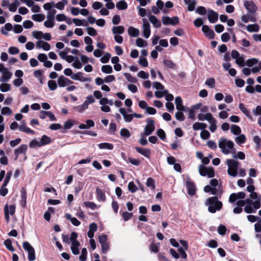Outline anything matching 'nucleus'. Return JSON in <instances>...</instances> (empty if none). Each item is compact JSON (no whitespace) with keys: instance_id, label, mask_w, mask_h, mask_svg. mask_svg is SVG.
I'll list each match as a JSON object with an SVG mask.
<instances>
[{"instance_id":"f257e3e1","label":"nucleus","mask_w":261,"mask_h":261,"mask_svg":"<svg viewBox=\"0 0 261 261\" xmlns=\"http://www.w3.org/2000/svg\"><path fill=\"white\" fill-rule=\"evenodd\" d=\"M205 205L208 206V212L213 214L220 211L223 206L222 202L218 200L217 196H213L207 199Z\"/></svg>"},{"instance_id":"f03ea898","label":"nucleus","mask_w":261,"mask_h":261,"mask_svg":"<svg viewBox=\"0 0 261 261\" xmlns=\"http://www.w3.org/2000/svg\"><path fill=\"white\" fill-rule=\"evenodd\" d=\"M226 164L228 166V174L232 177L237 176L239 168L240 166V162L233 159H227Z\"/></svg>"},{"instance_id":"7ed1b4c3","label":"nucleus","mask_w":261,"mask_h":261,"mask_svg":"<svg viewBox=\"0 0 261 261\" xmlns=\"http://www.w3.org/2000/svg\"><path fill=\"white\" fill-rule=\"evenodd\" d=\"M219 147L221 149V151L225 154H228L230 153L229 149H232L233 152L236 151L233 148L234 144L232 141H228L225 138H221L219 141Z\"/></svg>"},{"instance_id":"20e7f679","label":"nucleus","mask_w":261,"mask_h":261,"mask_svg":"<svg viewBox=\"0 0 261 261\" xmlns=\"http://www.w3.org/2000/svg\"><path fill=\"white\" fill-rule=\"evenodd\" d=\"M22 246L23 249L28 253V259L29 261H33L36 259L35 251L34 248L31 244L27 241L23 243Z\"/></svg>"},{"instance_id":"39448f33","label":"nucleus","mask_w":261,"mask_h":261,"mask_svg":"<svg viewBox=\"0 0 261 261\" xmlns=\"http://www.w3.org/2000/svg\"><path fill=\"white\" fill-rule=\"evenodd\" d=\"M199 172L201 176H207L208 178H213L215 176V172L213 168H206L203 165H200L199 167Z\"/></svg>"},{"instance_id":"423d86ee","label":"nucleus","mask_w":261,"mask_h":261,"mask_svg":"<svg viewBox=\"0 0 261 261\" xmlns=\"http://www.w3.org/2000/svg\"><path fill=\"white\" fill-rule=\"evenodd\" d=\"M146 121L147 125L144 129V135L145 136H149L151 135L155 129V126L154 125V121L151 118H148Z\"/></svg>"},{"instance_id":"0eeeda50","label":"nucleus","mask_w":261,"mask_h":261,"mask_svg":"<svg viewBox=\"0 0 261 261\" xmlns=\"http://www.w3.org/2000/svg\"><path fill=\"white\" fill-rule=\"evenodd\" d=\"M244 6L251 14H254L257 10V7L252 1H245Z\"/></svg>"},{"instance_id":"6e6552de","label":"nucleus","mask_w":261,"mask_h":261,"mask_svg":"<svg viewBox=\"0 0 261 261\" xmlns=\"http://www.w3.org/2000/svg\"><path fill=\"white\" fill-rule=\"evenodd\" d=\"M143 35L145 38H148L150 35V25L146 18L142 19Z\"/></svg>"},{"instance_id":"1a4fd4ad","label":"nucleus","mask_w":261,"mask_h":261,"mask_svg":"<svg viewBox=\"0 0 261 261\" xmlns=\"http://www.w3.org/2000/svg\"><path fill=\"white\" fill-rule=\"evenodd\" d=\"M57 82L60 87H64L73 83L72 81L65 77L64 75L60 76L58 79Z\"/></svg>"},{"instance_id":"9d476101","label":"nucleus","mask_w":261,"mask_h":261,"mask_svg":"<svg viewBox=\"0 0 261 261\" xmlns=\"http://www.w3.org/2000/svg\"><path fill=\"white\" fill-rule=\"evenodd\" d=\"M83 73L81 72H78L76 73H73L72 75L71 79L75 81H80L82 82H90L91 79L90 77H85L83 76Z\"/></svg>"},{"instance_id":"9b49d317","label":"nucleus","mask_w":261,"mask_h":261,"mask_svg":"<svg viewBox=\"0 0 261 261\" xmlns=\"http://www.w3.org/2000/svg\"><path fill=\"white\" fill-rule=\"evenodd\" d=\"M207 17L210 22L214 23L218 19V14L214 10L210 9L207 12Z\"/></svg>"},{"instance_id":"f8f14e48","label":"nucleus","mask_w":261,"mask_h":261,"mask_svg":"<svg viewBox=\"0 0 261 261\" xmlns=\"http://www.w3.org/2000/svg\"><path fill=\"white\" fill-rule=\"evenodd\" d=\"M186 187L188 190V193L190 196H193L196 193L195 185L193 181L188 180L186 183Z\"/></svg>"},{"instance_id":"ddd939ff","label":"nucleus","mask_w":261,"mask_h":261,"mask_svg":"<svg viewBox=\"0 0 261 261\" xmlns=\"http://www.w3.org/2000/svg\"><path fill=\"white\" fill-rule=\"evenodd\" d=\"M202 31L204 35L209 39H213L215 36L214 31L211 29L208 25H203L202 28Z\"/></svg>"},{"instance_id":"4468645a","label":"nucleus","mask_w":261,"mask_h":261,"mask_svg":"<svg viewBox=\"0 0 261 261\" xmlns=\"http://www.w3.org/2000/svg\"><path fill=\"white\" fill-rule=\"evenodd\" d=\"M119 111L121 114L123 116L125 122H130L132 121L133 119V115L127 114L125 108H121L119 109Z\"/></svg>"},{"instance_id":"2eb2a0df","label":"nucleus","mask_w":261,"mask_h":261,"mask_svg":"<svg viewBox=\"0 0 261 261\" xmlns=\"http://www.w3.org/2000/svg\"><path fill=\"white\" fill-rule=\"evenodd\" d=\"M136 151L147 158H150L151 155V151L147 148H143L139 146L135 147Z\"/></svg>"},{"instance_id":"dca6fc26","label":"nucleus","mask_w":261,"mask_h":261,"mask_svg":"<svg viewBox=\"0 0 261 261\" xmlns=\"http://www.w3.org/2000/svg\"><path fill=\"white\" fill-rule=\"evenodd\" d=\"M20 205L22 208H25L27 204V192L24 188L20 190Z\"/></svg>"},{"instance_id":"f3484780","label":"nucleus","mask_w":261,"mask_h":261,"mask_svg":"<svg viewBox=\"0 0 261 261\" xmlns=\"http://www.w3.org/2000/svg\"><path fill=\"white\" fill-rule=\"evenodd\" d=\"M176 108L178 111H186V108L182 105V100L181 97L177 96L175 99Z\"/></svg>"},{"instance_id":"a211bd4d","label":"nucleus","mask_w":261,"mask_h":261,"mask_svg":"<svg viewBox=\"0 0 261 261\" xmlns=\"http://www.w3.org/2000/svg\"><path fill=\"white\" fill-rule=\"evenodd\" d=\"M239 108L241 111L251 121H253L252 117L250 115V111L244 106L243 103H240L239 105Z\"/></svg>"},{"instance_id":"6ab92c4d","label":"nucleus","mask_w":261,"mask_h":261,"mask_svg":"<svg viewBox=\"0 0 261 261\" xmlns=\"http://www.w3.org/2000/svg\"><path fill=\"white\" fill-rule=\"evenodd\" d=\"M96 193L97 194V199L98 201H102L103 202L106 201L105 194L98 187L96 188Z\"/></svg>"},{"instance_id":"aec40b11","label":"nucleus","mask_w":261,"mask_h":261,"mask_svg":"<svg viewBox=\"0 0 261 261\" xmlns=\"http://www.w3.org/2000/svg\"><path fill=\"white\" fill-rule=\"evenodd\" d=\"M231 57L233 59H236V62L238 64H240L241 62H244L243 58L240 56V54L237 50H232L231 53Z\"/></svg>"},{"instance_id":"412c9836","label":"nucleus","mask_w":261,"mask_h":261,"mask_svg":"<svg viewBox=\"0 0 261 261\" xmlns=\"http://www.w3.org/2000/svg\"><path fill=\"white\" fill-rule=\"evenodd\" d=\"M149 21L152 24L155 28H159L161 26V22L154 15H150L149 17Z\"/></svg>"},{"instance_id":"4be33fe9","label":"nucleus","mask_w":261,"mask_h":261,"mask_svg":"<svg viewBox=\"0 0 261 261\" xmlns=\"http://www.w3.org/2000/svg\"><path fill=\"white\" fill-rule=\"evenodd\" d=\"M128 34L133 37H137L139 35V30L133 27H130L128 29Z\"/></svg>"},{"instance_id":"5701e85b","label":"nucleus","mask_w":261,"mask_h":261,"mask_svg":"<svg viewBox=\"0 0 261 261\" xmlns=\"http://www.w3.org/2000/svg\"><path fill=\"white\" fill-rule=\"evenodd\" d=\"M65 218L71 221V223L75 226H78L80 225L81 222L76 218L72 217L71 215L70 214H66Z\"/></svg>"},{"instance_id":"b1692460","label":"nucleus","mask_w":261,"mask_h":261,"mask_svg":"<svg viewBox=\"0 0 261 261\" xmlns=\"http://www.w3.org/2000/svg\"><path fill=\"white\" fill-rule=\"evenodd\" d=\"M28 149V146L26 144H21L18 148L14 150V153L25 154Z\"/></svg>"},{"instance_id":"393cba45","label":"nucleus","mask_w":261,"mask_h":261,"mask_svg":"<svg viewBox=\"0 0 261 261\" xmlns=\"http://www.w3.org/2000/svg\"><path fill=\"white\" fill-rule=\"evenodd\" d=\"M207 127V124L202 122H195L193 125V129L195 130L199 129L204 130Z\"/></svg>"},{"instance_id":"a878e982","label":"nucleus","mask_w":261,"mask_h":261,"mask_svg":"<svg viewBox=\"0 0 261 261\" xmlns=\"http://www.w3.org/2000/svg\"><path fill=\"white\" fill-rule=\"evenodd\" d=\"M36 47L40 49H50V45L43 41V40H39L36 43Z\"/></svg>"},{"instance_id":"bb28decb","label":"nucleus","mask_w":261,"mask_h":261,"mask_svg":"<svg viewBox=\"0 0 261 261\" xmlns=\"http://www.w3.org/2000/svg\"><path fill=\"white\" fill-rule=\"evenodd\" d=\"M51 142V139L50 138L46 135H43L39 141L40 145L44 146L50 144Z\"/></svg>"},{"instance_id":"cd10ccee","label":"nucleus","mask_w":261,"mask_h":261,"mask_svg":"<svg viewBox=\"0 0 261 261\" xmlns=\"http://www.w3.org/2000/svg\"><path fill=\"white\" fill-rule=\"evenodd\" d=\"M124 30H125L124 27L122 25L113 27L112 29L113 33L115 35L122 34L124 33Z\"/></svg>"},{"instance_id":"c85d7f7f","label":"nucleus","mask_w":261,"mask_h":261,"mask_svg":"<svg viewBox=\"0 0 261 261\" xmlns=\"http://www.w3.org/2000/svg\"><path fill=\"white\" fill-rule=\"evenodd\" d=\"M99 149L112 150L114 148V145L109 143H101L98 144Z\"/></svg>"},{"instance_id":"c756f323","label":"nucleus","mask_w":261,"mask_h":261,"mask_svg":"<svg viewBox=\"0 0 261 261\" xmlns=\"http://www.w3.org/2000/svg\"><path fill=\"white\" fill-rule=\"evenodd\" d=\"M246 29L249 32H257L259 31V27L257 24H248Z\"/></svg>"},{"instance_id":"7c9ffc66","label":"nucleus","mask_w":261,"mask_h":261,"mask_svg":"<svg viewBox=\"0 0 261 261\" xmlns=\"http://www.w3.org/2000/svg\"><path fill=\"white\" fill-rule=\"evenodd\" d=\"M13 29V26L10 23H7L1 29V33L4 35H7L8 34V31H10L12 30Z\"/></svg>"},{"instance_id":"2f4dec72","label":"nucleus","mask_w":261,"mask_h":261,"mask_svg":"<svg viewBox=\"0 0 261 261\" xmlns=\"http://www.w3.org/2000/svg\"><path fill=\"white\" fill-rule=\"evenodd\" d=\"M88 108V106H87V102H84V103L81 105L74 107L73 109L80 113H82L84 110L87 109Z\"/></svg>"},{"instance_id":"473e14b6","label":"nucleus","mask_w":261,"mask_h":261,"mask_svg":"<svg viewBox=\"0 0 261 261\" xmlns=\"http://www.w3.org/2000/svg\"><path fill=\"white\" fill-rule=\"evenodd\" d=\"M12 76V73L8 70L6 71L5 72L3 73V75L1 79L2 82H8Z\"/></svg>"},{"instance_id":"72a5a7b5","label":"nucleus","mask_w":261,"mask_h":261,"mask_svg":"<svg viewBox=\"0 0 261 261\" xmlns=\"http://www.w3.org/2000/svg\"><path fill=\"white\" fill-rule=\"evenodd\" d=\"M116 8L120 10H125L127 8V4L124 1L122 0L116 4Z\"/></svg>"},{"instance_id":"f704fd0d","label":"nucleus","mask_w":261,"mask_h":261,"mask_svg":"<svg viewBox=\"0 0 261 261\" xmlns=\"http://www.w3.org/2000/svg\"><path fill=\"white\" fill-rule=\"evenodd\" d=\"M20 5L18 0H15L14 2L11 4L9 7V11L14 12L16 11L17 7Z\"/></svg>"},{"instance_id":"c9c22d12","label":"nucleus","mask_w":261,"mask_h":261,"mask_svg":"<svg viewBox=\"0 0 261 261\" xmlns=\"http://www.w3.org/2000/svg\"><path fill=\"white\" fill-rule=\"evenodd\" d=\"M67 4V0H62L61 2H59L56 4H55V7L59 10H62Z\"/></svg>"},{"instance_id":"e433bc0d","label":"nucleus","mask_w":261,"mask_h":261,"mask_svg":"<svg viewBox=\"0 0 261 261\" xmlns=\"http://www.w3.org/2000/svg\"><path fill=\"white\" fill-rule=\"evenodd\" d=\"M32 18L34 21L41 22L44 20L45 16L42 14H36L33 15Z\"/></svg>"},{"instance_id":"4c0bfd02","label":"nucleus","mask_w":261,"mask_h":261,"mask_svg":"<svg viewBox=\"0 0 261 261\" xmlns=\"http://www.w3.org/2000/svg\"><path fill=\"white\" fill-rule=\"evenodd\" d=\"M230 130H231V132L235 135H239L241 133V128L239 126L234 125V124H232L231 126Z\"/></svg>"},{"instance_id":"58836bf2","label":"nucleus","mask_w":261,"mask_h":261,"mask_svg":"<svg viewBox=\"0 0 261 261\" xmlns=\"http://www.w3.org/2000/svg\"><path fill=\"white\" fill-rule=\"evenodd\" d=\"M80 242L79 243V244H76L75 243L71 244V250L73 254L77 255L79 254L80 251L79 249V247L80 246Z\"/></svg>"},{"instance_id":"ea45409f","label":"nucleus","mask_w":261,"mask_h":261,"mask_svg":"<svg viewBox=\"0 0 261 261\" xmlns=\"http://www.w3.org/2000/svg\"><path fill=\"white\" fill-rule=\"evenodd\" d=\"M164 64L165 66L171 69H176V65L172 61L170 60H164Z\"/></svg>"},{"instance_id":"a19ab883","label":"nucleus","mask_w":261,"mask_h":261,"mask_svg":"<svg viewBox=\"0 0 261 261\" xmlns=\"http://www.w3.org/2000/svg\"><path fill=\"white\" fill-rule=\"evenodd\" d=\"M239 135V136L235 138L236 142L239 145L244 143L246 140L245 136L243 134H240Z\"/></svg>"},{"instance_id":"79ce46f5","label":"nucleus","mask_w":261,"mask_h":261,"mask_svg":"<svg viewBox=\"0 0 261 261\" xmlns=\"http://www.w3.org/2000/svg\"><path fill=\"white\" fill-rule=\"evenodd\" d=\"M146 185L151 190H154L155 188V181L154 179L151 177L147 178Z\"/></svg>"},{"instance_id":"37998d69","label":"nucleus","mask_w":261,"mask_h":261,"mask_svg":"<svg viewBox=\"0 0 261 261\" xmlns=\"http://www.w3.org/2000/svg\"><path fill=\"white\" fill-rule=\"evenodd\" d=\"M73 22L75 24L76 26H87L88 24V23L87 21H83V20L77 19V18H73L72 19Z\"/></svg>"},{"instance_id":"c03bdc74","label":"nucleus","mask_w":261,"mask_h":261,"mask_svg":"<svg viewBox=\"0 0 261 261\" xmlns=\"http://www.w3.org/2000/svg\"><path fill=\"white\" fill-rule=\"evenodd\" d=\"M136 44L139 47H146L147 43L142 38H138L136 40Z\"/></svg>"},{"instance_id":"a18cd8bd","label":"nucleus","mask_w":261,"mask_h":261,"mask_svg":"<svg viewBox=\"0 0 261 261\" xmlns=\"http://www.w3.org/2000/svg\"><path fill=\"white\" fill-rule=\"evenodd\" d=\"M4 245L7 248V249L10 250L11 252H13L14 251V249L12 245V241L10 239L6 240L4 242Z\"/></svg>"},{"instance_id":"49530a36","label":"nucleus","mask_w":261,"mask_h":261,"mask_svg":"<svg viewBox=\"0 0 261 261\" xmlns=\"http://www.w3.org/2000/svg\"><path fill=\"white\" fill-rule=\"evenodd\" d=\"M48 87L50 91H54L57 88V84L56 81L49 80L47 83Z\"/></svg>"},{"instance_id":"de8ad7c7","label":"nucleus","mask_w":261,"mask_h":261,"mask_svg":"<svg viewBox=\"0 0 261 261\" xmlns=\"http://www.w3.org/2000/svg\"><path fill=\"white\" fill-rule=\"evenodd\" d=\"M184 111H178L175 115L176 119L180 121H184L185 119V117L182 113Z\"/></svg>"},{"instance_id":"09e8293b","label":"nucleus","mask_w":261,"mask_h":261,"mask_svg":"<svg viewBox=\"0 0 261 261\" xmlns=\"http://www.w3.org/2000/svg\"><path fill=\"white\" fill-rule=\"evenodd\" d=\"M163 94L165 96V99L168 102H170L173 100V95L172 94L169 93L167 90H164L163 91Z\"/></svg>"},{"instance_id":"8fccbe9b","label":"nucleus","mask_w":261,"mask_h":261,"mask_svg":"<svg viewBox=\"0 0 261 261\" xmlns=\"http://www.w3.org/2000/svg\"><path fill=\"white\" fill-rule=\"evenodd\" d=\"M101 71L105 73H111L113 72V69L111 65H103L101 67Z\"/></svg>"},{"instance_id":"3c124183","label":"nucleus","mask_w":261,"mask_h":261,"mask_svg":"<svg viewBox=\"0 0 261 261\" xmlns=\"http://www.w3.org/2000/svg\"><path fill=\"white\" fill-rule=\"evenodd\" d=\"M120 135L124 138H128L130 137L129 131L126 128H123L120 131Z\"/></svg>"},{"instance_id":"603ef678","label":"nucleus","mask_w":261,"mask_h":261,"mask_svg":"<svg viewBox=\"0 0 261 261\" xmlns=\"http://www.w3.org/2000/svg\"><path fill=\"white\" fill-rule=\"evenodd\" d=\"M205 84L211 88H213L215 86V80L214 78L211 77L206 80Z\"/></svg>"},{"instance_id":"864d4df0","label":"nucleus","mask_w":261,"mask_h":261,"mask_svg":"<svg viewBox=\"0 0 261 261\" xmlns=\"http://www.w3.org/2000/svg\"><path fill=\"white\" fill-rule=\"evenodd\" d=\"M84 205L87 208H90L92 210L97 208V205L93 202L86 201L84 202Z\"/></svg>"},{"instance_id":"5fc2aeb1","label":"nucleus","mask_w":261,"mask_h":261,"mask_svg":"<svg viewBox=\"0 0 261 261\" xmlns=\"http://www.w3.org/2000/svg\"><path fill=\"white\" fill-rule=\"evenodd\" d=\"M124 75L129 82L132 83H136L137 82V79L136 77H133L130 73H124Z\"/></svg>"},{"instance_id":"6e6d98bb","label":"nucleus","mask_w":261,"mask_h":261,"mask_svg":"<svg viewBox=\"0 0 261 261\" xmlns=\"http://www.w3.org/2000/svg\"><path fill=\"white\" fill-rule=\"evenodd\" d=\"M11 89V86L9 84L3 83L0 85V90L2 92H6L9 91Z\"/></svg>"},{"instance_id":"4d7b16f0","label":"nucleus","mask_w":261,"mask_h":261,"mask_svg":"<svg viewBox=\"0 0 261 261\" xmlns=\"http://www.w3.org/2000/svg\"><path fill=\"white\" fill-rule=\"evenodd\" d=\"M84 40H85V43L88 44V45L85 47V49H93V47L91 45V43L92 42V40L90 37H89V36L85 37Z\"/></svg>"},{"instance_id":"13d9d810","label":"nucleus","mask_w":261,"mask_h":261,"mask_svg":"<svg viewBox=\"0 0 261 261\" xmlns=\"http://www.w3.org/2000/svg\"><path fill=\"white\" fill-rule=\"evenodd\" d=\"M156 134L162 140L164 141L166 139V136L165 132L162 128H160L157 130Z\"/></svg>"},{"instance_id":"bf43d9fd","label":"nucleus","mask_w":261,"mask_h":261,"mask_svg":"<svg viewBox=\"0 0 261 261\" xmlns=\"http://www.w3.org/2000/svg\"><path fill=\"white\" fill-rule=\"evenodd\" d=\"M77 234L76 232H72L70 235V237L69 238L70 241L71 242V244H73L74 243L76 244H79V242L77 240Z\"/></svg>"},{"instance_id":"052dcab7","label":"nucleus","mask_w":261,"mask_h":261,"mask_svg":"<svg viewBox=\"0 0 261 261\" xmlns=\"http://www.w3.org/2000/svg\"><path fill=\"white\" fill-rule=\"evenodd\" d=\"M128 190L134 193L138 190L137 187L135 185L133 181H130L128 184Z\"/></svg>"},{"instance_id":"680f3d73","label":"nucleus","mask_w":261,"mask_h":261,"mask_svg":"<svg viewBox=\"0 0 261 261\" xmlns=\"http://www.w3.org/2000/svg\"><path fill=\"white\" fill-rule=\"evenodd\" d=\"M87 250L86 248L82 249L81 254L79 257V259L81 261H85L87 259Z\"/></svg>"},{"instance_id":"e2e57ef3","label":"nucleus","mask_w":261,"mask_h":261,"mask_svg":"<svg viewBox=\"0 0 261 261\" xmlns=\"http://www.w3.org/2000/svg\"><path fill=\"white\" fill-rule=\"evenodd\" d=\"M111 56V54L109 53H107L100 58V60L102 63H107L109 61Z\"/></svg>"},{"instance_id":"0e129e2a","label":"nucleus","mask_w":261,"mask_h":261,"mask_svg":"<svg viewBox=\"0 0 261 261\" xmlns=\"http://www.w3.org/2000/svg\"><path fill=\"white\" fill-rule=\"evenodd\" d=\"M187 5H188L187 7L188 10L193 11L195 9L196 1L195 0H190V2Z\"/></svg>"},{"instance_id":"69168bd1","label":"nucleus","mask_w":261,"mask_h":261,"mask_svg":"<svg viewBox=\"0 0 261 261\" xmlns=\"http://www.w3.org/2000/svg\"><path fill=\"white\" fill-rule=\"evenodd\" d=\"M188 249H185V248H182V247H178V251L180 254L181 257L183 259H186L187 257V255L186 252V251Z\"/></svg>"},{"instance_id":"338daca9","label":"nucleus","mask_w":261,"mask_h":261,"mask_svg":"<svg viewBox=\"0 0 261 261\" xmlns=\"http://www.w3.org/2000/svg\"><path fill=\"white\" fill-rule=\"evenodd\" d=\"M12 174V172L11 171H10L7 173L6 176L5 177V178L4 180V182L3 184V185H4V186H7V185L8 184V183L10 180Z\"/></svg>"},{"instance_id":"774afa93","label":"nucleus","mask_w":261,"mask_h":261,"mask_svg":"<svg viewBox=\"0 0 261 261\" xmlns=\"http://www.w3.org/2000/svg\"><path fill=\"white\" fill-rule=\"evenodd\" d=\"M196 13L201 15H204L206 14V10L205 7L203 6H199L196 10Z\"/></svg>"}]
</instances>
